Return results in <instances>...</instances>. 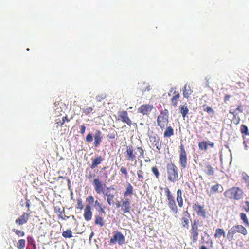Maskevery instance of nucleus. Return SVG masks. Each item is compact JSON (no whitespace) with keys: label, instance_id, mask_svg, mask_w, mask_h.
Returning a JSON list of instances; mask_svg holds the SVG:
<instances>
[{"label":"nucleus","instance_id":"nucleus-41","mask_svg":"<svg viewBox=\"0 0 249 249\" xmlns=\"http://www.w3.org/2000/svg\"><path fill=\"white\" fill-rule=\"evenodd\" d=\"M25 245V241L23 239H20L18 241L17 243V246L18 249H21L23 248Z\"/></svg>","mask_w":249,"mask_h":249},{"label":"nucleus","instance_id":"nucleus-40","mask_svg":"<svg viewBox=\"0 0 249 249\" xmlns=\"http://www.w3.org/2000/svg\"><path fill=\"white\" fill-rule=\"evenodd\" d=\"M137 150L138 151V152L140 153V156L143 158L144 157V150L142 146H139L137 147L136 148Z\"/></svg>","mask_w":249,"mask_h":249},{"label":"nucleus","instance_id":"nucleus-53","mask_svg":"<svg viewBox=\"0 0 249 249\" xmlns=\"http://www.w3.org/2000/svg\"><path fill=\"white\" fill-rule=\"evenodd\" d=\"M243 178L245 180V182H246L249 180V176L247 174H245L243 176Z\"/></svg>","mask_w":249,"mask_h":249},{"label":"nucleus","instance_id":"nucleus-26","mask_svg":"<svg viewBox=\"0 0 249 249\" xmlns=\"http://www.w3.org/2000/svg\"><path fill=\"white\" fill-rule=\"evenodd\" d=\"M206 170H204L205 173L209 176H213L214 175V169L209 164H207L206 166Z\"/></svg>","mask_w":249,"mask_h":249},{"label":"nucleus","instance_id":"nucleus-45","mask_svg":"<svg viewBox=\"0 0 249 249\" xmlns=\"http://www.w3.org/2000/svg\"><path fill=\"white\" fill-rule=\"evenodd\" d=\"M240 216L241 219L243 221L244 223L246 224L247 225H248L249 222L246 214L244 213H241L240 214Z\"/></svg>","mask_w":249,"mask_h":249},{"label":"nucleus","instance_id":"nucleus-22","mask_svg":"<svg viewBox=\"0 0 249 249\" xmlns=\"http://www.w3.org/2000/svg\"><path fill=\"white\" fill-rule=\"evenodd\" d=\"M237 232V231L235 226H233L229 229L227 235V238L229 241L233 239L234 235Z\"/></svg>","mask_w":249,"mask_h":249},{"label":"nucleus","instance_id":"nucleus-61","mask_svg":"<svg viewBox=\"0 0 249 249\" xmlns=\"http://www.w3.org/2000/svg\"><path fill=\"white\" fill-rule=\"evenodd\" d=\"M245 210L246 212H249V204L247 205V207L246 208H245Z\"/></svg>","mask_w":249,"mask_h":249},{"label":"nucleus","instance_id":"nucleus-60","mask_svg":"<svg viewBox=\"0 0 249 249\" xmlns=\"http://www.w3.org/2000/svg\"><path fill=\"white\" fill-rule=\"evenodd\" d=\"M94 177L93 175V174H92L91 173H90V174H89L87 176V177H88V178H92V177Z\"/></svg>","mask_w":249,"mask_h":249},{"label":"nucleus","instance_id":"nucleus-56","mask_svg":"<svg viewBox=\"0 0 249 249\" xmlns=\"http://www.w3.org/2000/svg\"><path fill=\"white\" fill-rule=\"evenodd\" d=\"M151 89V88H150V86L149 85L147 86L146 87V89H143L142 91H149Z\"/></svg>","mask_w":249,"mask_h":249},{"label":"nucleus","instance_id":"nucleus-57","mask_svg":"<svg viewBox=\"0 0 249 249\" xmlns=\"http://www.w3.org/2000/svg\"><path fill=\"white\" fill-rule=\"evenodd\" d=\"M55 210L56 211H57L58 213H60V214H62V211H64V209H63V210L61 211L60 208L57 209L56 207L55 208Z\"/></svg>","mask_w":249,"mask_h":249},{"label":"nucleus","instance_id":"nucleus-62","mask_svg":"<svg viewBox=\"0 0 249 249\" xmlns=\"http://www.w3.org/2000/svg\"><path fill=\"white\" fill-rule=\"evenodd\" d=\"M93 234H94V233L93 232H92L89 236V240H90L92 237V236H93Z\"/></svg>","mask_w":249,"mask_h":249},{"label":"nucleus","instance_id":"nucleus-42","mask_svg":"<svg viewBox=\"0 0 249 249\" xmlns=\"http://www.w3.org/2000/svg\"><path fill=\"white\" fill-rule=\"evenodd\" d=\"M120 172L122 174L124 175L125 177L127 178L128 177V171L126 168L124 166H121L120 167Z\"/></svg>","mask_w":249,"mask_h":249},{"label":"nucleus","instance_id":"nucleus-5","mask_svg":"<svg viewBox=\"0 0 249 249\" xmlns=\"http://www.w3.org/2000/svg\"><path fill=\"white\" fill-rule=\"evenodd\" d=\"M118 191L112 186L107 187L104 196L107 197V202H114L118 197Z\"/></svg>","mask_w":249,"mask_h":249},{"label":"nucleus","instance_id":"nucleus-13","mask_svg":"<svg viewBox=\"0 0 249 249\" xmlns=\"http://www.w3.org/2000/svg\"><path fill=\"white\" fill-rule=\"evenodd\" d=\"M94 145L95 147H98L100 146L103 139L102 134L101 131L99 130L96 131L94 135Z\"/></svg>","mask_w":249,"mask_h":249},{"label":"nucleus","instance_id":"nucleus-2","mask_svg":"<svg viewBox=\"0 0 249 249\" xmlns=\"http://www.w3.org/2000/svg\"><path fill=\"white\" fill-rule=\"evenodd\" d=\"M226 197L239 200L243 197V192L239 187H232L224 193Z\"/></svg>","mask_w":249,"mask_h":249},{"label":"nucleus","instance_id":"nucleus-12","mask_svg":"<svg viewBox=\"0 0 249 249\" xmlns=\"http://www.w3.org/2000/svg\"><path fill=\"white\" fill-rule=\"evenodd\" d=\"M153 108L152 105L143 104L141 105L138 109V113L142 114L143 115H148Z\"/></svg>","mask_w":249,"mask_h":249},{"label":"nucleus","instance_id":"nucleus-20","mask_svg":"<svg viewBox=\"0 0 249 249\" xmlns=\"http://www.w3.org/2000/svg\"><path fill=\"white\" fill-rule=\"evenodd\" d=\"M84 218L87 221L91 220L92 217V212L89 205H87L85 209Z\"/></svg>","mask_w":249,"mask_h":249},{"label":"nucleus","instance_id":"nucleus-3","mask_svg":"<svg viewBox=\"0 0 249 249\" xmlns=\"http://www.w3.org/2000/svg\"><path fill=\"white\" fill-rule=\"evenodd\" d=\"M179 163L182 169H185L187 165V156L185 147L182 143L179 146Z\"/></svg>","mask_w":249,"mask_h":249},{"label":"nucleus","instance_id":"nucleus-14","mask_svg":"<svg viewBox=\"0 0 249 249\" xmlns=\"http://www.w3.org/2000/svg\"><path fill=\"white\" fill-rule=\"evenodd\" d=\"M193 208L196 212L199 215L202 217H205V210L203 206L195 203L193 206Z\"/></svg>","mask_w":249,"mask_h":249},{"label":"nucleus","instance_id":"nucleus-6","mask_svg":"<svg viewBox=\"0 0 249 249\" xmlns=\"http://www.w3.org/2000/svg\"><path fill=\"white\" fill-rule=\"evenodd\" d=\"M125 157L126 160L129 162L136 161L137 152L132 145H129L126 146Z\"/></svg>","mask_w":249,"mask_h":249},{"label":"nucleus","instance_id":"nucleus-30","mask_svg":"<svg viewBox=\"0 0 249 249\" xmlns=\"http://www.w3.org/2000/svg\"><path fill=\"white\" fill-rule=\"evenodd\" d=\"M198 147L201 150H207L208 149V144L207 142L203 141L198 143Z\"/></svg>","mask_w":249,"mask_h":249},{"label":"nucleus","instance_id":"nucleus-24","mask_svg":"<svg viewBox=\"0 0 249 249\" xmlns=\"http://www.w3.org/2000/svg\"><path fill=\"white\" fill-rule=\"evenodd\" d=\"M202 225V224L199 222L198 220H195L193 222V223L192 224V228L191 231H202L201 229H199V226H201Z\"/></svg>","mask_w":249,"mask_h":249},{"label":"nucleus","instance_id":"nucleus-43","mask_svg":"<svg viewBox=\"0 0 249 249\" xmlns=\"http://www.w3.org/2000/svg\"><path fill=\"white\" fill-rule=\"evenodd\" d=\"M95 223L96 224H99L101 226H102L104 225L103 219L99 216H96Z\"/></svg>","mask_w":249,"mask_h":249},{"label":"nucleus","instance_id":"nucleus-19","mask_svg":"<svg viewBox=\"0 0 249 249\" xmlns=\"http://www.w3.org/2000/svg\"><path fill=\"white\" fill-rule=\"evenodd\" d=\"M193 93V90L189 85H185L183 90V95L184 98H188Z\"/></svg>","mask_w":249,"mask_h":249},{"label":"nucleus","instance_id":"nucleus-55","mask_svg":"<svg viewBox=\"0 0 249 249\" xmlns=\"http://www.w3.org/2000/svg\"><path fill=\"white\" fill-rule=\"evenodd\" d=\"M56 124H57V125H59V126H62V125L64 124L63 121L61 120L59 121H58L56 122Z\"/></svg>","mask_w":249,"mask_h":249},{"label":"nucleus","instance_id":"nucleus-17","mask_svg":"<svg viewBox=\"0 0 249 249\" xmlns=\"http://www.w3.org/2000/svg\"><path fill=\"white\" fill-rule=\"evenodd\" d=\"M104 160V159L102 156H100L97 157L92 160L91 164L90 165V168L91 169L95 168L98 165L101 164Z\"/></svg>","mask_w":249,"mask_h":249},{"label":"nucleus","instance_id":"nucleus-4","mask_svg":"<svg viewBox=\"0 0 249 249\" xmlns=\"http://www.w3.org/2000/svg\"><path fill=\"white\" fill-rule=\"evenodd\" d=\"M165 111H167L165 110ZM169 123L168 112L162 111L157 118V125L161 130L167 126Z\"/></svg>","mask_w":249,"mask_h":249},{"label":"nucleus","instance_id":"nucleus-35","mask_svg":"<svg viewBox=\"0 0 249 249\" xmlns=\"http://www.w3.org/2000/svg\"><path fill=\"white\" fill-rule=\"evenodd\" d=\"M177 202H183V198L182 197V191L181 189H178L177 192Z\"/></svg>","mask_w":249,"mask_h":249},{"label":"nucleus","instance_id":"nucleus-49","mask_svg":"<svg viewBox=\"0 0 249 249\" xmlns=\"http://www.w3.org/2000/svg\"><path fill=\"white\" fill-rule=\"evenodd\" d=\"M176 203H169V207L174 211L177 212V207L175 205Z\"/></svg>","mask_w":249,"mask_h":249},{"label":"nucleus","instance_id":"nucleus-21","mask_svg":"<svg viewBox=\"0 0 249 249\" xmlns=\"http://www.w3.org/2000/svg\"><path fill=\"white\" fill-rule=\"evenodd\" d=\"M179 112L183 118H185L189 112V109L186 104L180 105L179 107Z\"/></svg>","mask_w":249,"mask_h":249},{"label":"nucleus","instance_id":"nucleus-51","mask_svg":"<svg viewBox=\"0 0 249 249\" xmlns=\"http://www.w3.org/2000/svg\"><path fill=\"white\" fill-rule=\"evenodd\" d=\"M16 233L19 236H23L24 235V232L19 230H16Z\"/></svg>","mask_w":249,"mask_h":249},{"label":"nucleus","instance_id":"nucleus-37","mask_svg":"<svg viewBox=\"0 0 249 249\" xmlns=\"http://www.w3.org/2000/svg\"><path fill=\"white\" fill-rule=\"evenodd\" d=\"M240 131L242 134L249 135V133L248 132V128L247 126L244 124H242L240 126Z\"/></svg>","mask_w":249,"mask_h":249},{"label":"nucleus","instance_id":"nucleus-38","mask_svg":"<svg viewBox=\"0 0 249 249\" xmlns=\"http://www.w3.org/2000/svg\"><path fill=\"white\" fill-rule=\"evenodd\" d=\"M62 235L65 238H71L72 237V232L70 230H67L63 232Z\"/></svg>","mask_w":249,"mask_h":249},{"label":"nucleus","instance_id":"nucleus-18","mask_svg":"<svg viewBox=\"0 0 249 249\" xmlns=\"http://www.w3.org/2000/svg\"><path fill=\"white\" fill-rule=\"evenodd\" d=\"M28 219V214L24 213L21 216L16 220V223L21 225L26 223Z\"/></svg>","mask_w":249,"mask_h":249},{"label":"nucleus","instance_id":"nucleus-9","mask_svg":"<svg viewBox=\"0 0 249 249\" xmlns=\"http://www.w3.org/2000/svg\"><path fill=\"white\" fill-rule=\"evenodd\" d=\"M110 243L116 244L118 243L119 245H121L125 242L124 236L120 232H117L110 240Z\"/></svg>","mask_w":249,"mask_h":249},{"label":"nucleus","instance_id":"nucleus-47","mask_svg":"<svg viewBox=\"0 0 249 249\" xmlns=\"http://www.w3.org/2000/svg\"><path fill=\"white\" fill-rule=\"evenodd\" d=\"M86 141L88 142H90L93 141V136L91 133H89L86 137Z\"/></svg>","mask_w":249,"mask_h":249},{"label":"nucleus","instance_id":"nucleus-36","mask_svg":"<svg viewBox=\"0 0 249 249\" xmlns=\"http://www.w3.org/2000/svg\"><path fill=\"white\" fill-rule=\"evenodd\" d=\"M93 111V108L92 107H84L82 109L83 113L86 115H88L89 114L92 113Z\"/></svg>","mask_w":249,"mask_h":249},{"label":"nucleus","instance_id":"nucleus-52","mask_svg":"<svg viewBox=\"0 0 249 249\" xmlns=\"http://www.w3.org/2000/svg\"><path fill=\"white\" fill-rule=\"evenodd\" d=\"M87 201H88V202H94V198L93 196H89L87 198Z\"/></svg>","mask_w":249,"mask_h":249},{"label":"nucleus","instance_id":"nucleus-7","mask_svg":"<svg viewBox=\"0 0 249 249\" xmlns=\"http://www.w3.org/2000/svg\"><path fill=\"white\" fill-rule=\"evenodd\" d=\"M117 120L120 121L126 124L129 126H131L132 122L128 116V113L126 111H120L118 113Z\"/></svg>","mask_w":249,"mask_h":249},{"label":"nucleus","instance_id":"nucleus-27","mask_svg":"<svg viewBox=\"0 0 249 249\" xmlns=\"http://www.w3.org/2000/svg\"><path fill=\"white\" fill-rule=\"evenodd\" d=\"M113 204H115L117 208H119L120 207H122L124 213L128 212L129 211L130 207L128 206V204L129 203H122V205H121L120 203H113Z\"/></svg>","mask_w":249,"mask_h":249},{"label":"nucleus","instance_id":"nucleus-50","mask_svg":"<svg viewBox=\"0 0 249 249\" xmlns=\"http://www.w3.org/2000/svg\"><path fill=\"white\" fill-rule=\"evenodd\" d=\"M80 133L81 134L83 135L85 132L86 126L84 125H82L81 126H80Z\"/></svg>","mask_w":249,"mask_h":249},{"label":"nucleus","instance_id":"nucleus-10","mask_svg":"<svg viewBox=\"0 0 249 249\" xmlns=\"http://www.w3.org/2000/svg\"><path fill=\"white\" fill-rule=\"evenodd\" d=\"M172 92H173L174 95L171 99V105L174 107H176L178 105V101L180 97V94L178 92V91L176 90V88H171L170 89L169 92L168 93V95L170 96L171 93Z\"/></svg>","mask_w":249,"mask_h":249},{"label":"nucleus","instance_id":"nucleus-8","mask_svg":"<svg viewBox=\"0 0 249 249\" xmlns=\"http://www.w3.org/2000/svg\"><path fill=\"white\" fill-rule=\"evenodd\" d=\"M93 185L96 192L100 194L105 193V184L99 178H94L93 180Z\"/></svg>","mask_w":249,"mask_h":249},{"label":"nucleus","instance_id":"nucleus-16","mask_svg":"<svg viewBox=\"0 0 249 249\" xmlns=\"http://www.w3.org/2000/svg\"><path fill=\"white\" fill-rule=\"evenodd\" d=\"M243 111V106L240 102L237 106V107L235 109H231L229 111V113L232 114L234 117H236L238 113H242Z\"/></svg>","mask_w":249,"mask_h":249},{"label":"nucleus","instance_id":"nucleus-23","mask_svg":"<svg viewBox=\"0 0 249 249\" xmlns=\"http://www.w3.org/2000/svg\"><path fill=\"white\" fill-rule=\"evenodd\" d=\"M174 129L171 126H167L164 132L163 136L164 138H170L174 135Z\"/></svg>","mask_w":249,"mask_h":249},{"label":"nucleus","instance_id":"nucleus-32","mask_svg":"<svg viewBox=\"0 0 249 249\" xmlns=\"http://www.w3.org/2000/svg\"><path fill=\"white\" fill-rule=\"evenodd\" d=\"M225 232L223 229L218 228L216 230V232L214 234V236L215 237H220L221 236L225 237Z\"/></svg>","mask_w":249,"mask_h":249},{"label":"nucleus","instance_id":"nucleus-58","mask_svg":"<svg viewBox=\"0 0 249 249\" xmlns=\"http://www.w3.org/2000/svg\"><path fill=\"white\" fill-rule=\"evenodd\" d=\"M208 145H209L211 147L213 148L214 147V143L213 142H209V143H208Z\"/></svg>","mask_w":249,"mask_h":249},{"label":"nucleus","instance_id":"nucleus-31","mask_svg":"<svg viewBox=\"0 0 249 249\" xmlns=\"http://www.w3.org/2000/svg\"><path fill=\"white\" fill-rule=\"evenodd\" d=\"M151 172L155 176L156 178L159 179L160 176V174L158 169V168L156 166H153L151 168Z\"/></svg>","mask_w":249,"mask_h":249},{"label":"nucleus","instance_id":"nucleus-46","mask_svg":"<svg viewBox=\"0 0 249 249\" xmlns=\"http://www.w3.org/2000/svg\"><path fill=\"white\" fill-rule=\"evenodd\" d=\"M60 178L66 179L67 181H68V185L69 188H70L71 187V181L69 178H68L67 177H63V176H60L57 178V180H59Z\"/></svg>","mask_w":249,"mask_h":249},{"label":"nucleus","instance_id":"nucleus-33","mask_svg":"<svg viewBox=\"0 0 249 249\" xmlns=\"http://www.w3.org/2000/svg\"><path fill=\"white\" fill-rule=\"evenodd\" d=\"M191 232V238L194 243L196 242L198 240V232L196 231H190Z\"/></svg>","mask_w":249,"mask_h":249},{"label":"nucleus","instance_id":"nucleus-28","mask_svg":"<svg viewBox=\"0 0 249 249\" xmlns=\"http://www.w3.org/2000/svg\"><path fill=\"white\" fill-rule=\"evenodd\" d=\"M138 179L139 181L143 182L144 179V172L141 169L137 171Z\"/></svg>","mask_w":249,"mask_h":249},{"label":"nucleus","instance_id":"nucleus-63","mask_svg":"<svg viewBox=\"0 0 249 249\" xmlns=\"http://www.w3.org/2000/svg\"><path fill=\"white\" fill-rule=\"evenodd\" d=\"M246 184H246L247 187L248 188H249V180L247 182H246Z\"/></svg>","mask_w":249,"mask_h":249},{"label":"nucleus","instance_id":"nucleus-25","mask_svg":"<svg viewBox=\"0 0 249 249\" xmlns=\"http://www.w3.org/2000/svg\"><path fill=\"white\" fill-rule=\"evenodd\" d=\"M164 191L169 202H175V197L170 192L169 189L167 187H166L164 188Z\"/></svg>","mask_w":249,"mask_h":249},{"label":"nucleus","instance_id":"nucleus-54","mask_svg":"<svg viewBox=\"0 0 249 249\" xmlns=\"http://www.w3.org/2000/svg\"><path fill=\"white\" fill-rule=\"evenodd\" d=\"M62 121L64 123L65 121L69 122L70 121V120L68 119L67 116H66L62 117Z\"/></svg>","mask_w":249,"mask_h":249},{"label":"nucleus","instance_id":"nucleus-44","mask_svg":"<svg viewBox=\"0 0 249 249\" xmlns=\"http://www.w3.org/2000/svg\"><path fill=\"white\" fill-rule=\"evenodd\" d=\"M117 135V132L114 130H113L112 132H110L107 134V136L110 139H114Z\"/></svg>","mask_w":249,"mask_h":249},{"label":"nucleus","instance_id":"nucleus-15","mask_svg":"<svg viewBox=\"0 0 249 249\" xmlns=\"http://www.w3.org/2000/svg\"><path fill=\"white\" fill-rule=\"evenodd\" d=\"M133 187L130 183L127 182L124 194V197H131L133 194Z\"/></svg>","mask_w":249,"mask_h":249},{"label":"nucleus","instance_id":"nucleus-34","mask_svg":"<svg viewBox=\"0 0 249 249\" xmlns=\"http://www.w3.org/2000/svg\"><path fill=\"white\" fill-rule=\"evenodd\" d=\"M203 107L204 111L207 112L209 114H213V115L214 114V111L213 110V109L211 107L206 106L205 105H204L203 106Z\"/></svg>","mask_w":249,"mask_h":249},{"label":"nucleus","instance_id":"nucleus-39","mask_svg":"<svg viewBox=\"0 0 249 249\" xmlns=\"http://www.w3.org/2000/svg\"><path fill=\"white\" fill-rule=\"evenodd\" d=\"M220 187H221V185L218 184H216V185L213 186L211 188V193L213 194L217 192L218 191V189Z\"/></svg>","mask_w":249,"mask_h":249},{"label":"nucleus","instance_id":"nucleus-64","mask_svg":"<svg viewBox=\"0 0 249 249\" xmlns=\"http://www.w3.org/2000/svg\"><path fill=\"white\" fill-rule=\"evenodd\" d=\"M200 249H207L205 246H202V247L200 248Z\"/></svg>","mask_w":249,"mask_h":249},{"label":"nucleus","instance_id":"nucleus-29","mask_svg":"<svg viewBox=\"0 0 249 249\" xmlns=\"http://www.w3.org/2000/svg\"><path fill=\"white\" fill-rule=\"evenodd\" d=\"M237 232L243 234L245 235L247 234V230L242 225H238L235 226Z\"/></svg>","mask_w":249,"mask_h":249},{"label":"nucleus","instance_id":"nucleus-11","mask_svg":"<svg viewBox=\"0 0 249 249\" xmlns=\"http://www.w3.org/2000/svg\"><path fill=\"white\" fill-rule=\"evenodd\" d=\"M150 142L152 143L153 146H156V149L159 151L162 148V143L160 141V138L156 135L149 136ZM160 153V152H159Z\"/></svg>","mask_w":249,"mask_h":249},{"label":"nucleus","instance_id":"nucleus-1","mask_svg":"<svg viewBox=\"0 0 249 249\" xmlns=\"http://www.w3.org/2000/svg\"><path fill=\"white\" fill-rule=\"evenodd\" d=\"M166 175L167 180L170 183H175L179 179L178 167L172 162L166 164Z\"/></svg>","mask_w":249,"mask_h":249},{"label":"nucleus","instance_id":"nucleus-59","mask_svg":"<svg viewBox=\"0 0 249 249\" xmlns=\"http://www.w3.org/2000/svg\"><path fill=\"white\" fill-rule=\"evenodd\" d=\"M230 97V95H226L224 97V100L225 101L228 100L229 99Z\"/></svg>","mask_w":249,"mask_h":249},{"label":"nucleus","instance_id":"nucleus-48","mask_svg":"<svg viewBox=\"0 0 249 249\" xmlns=\"http://www.w3.org/2000/svg\"><path fill=\"white\" fill-rule=\"evenodd\" d=\"M182 224L183 227H185L186 226H188L189 224V219L186 218H182Z\"/></svg>","mask_w":249,"mask_h":249}]
</instances>
